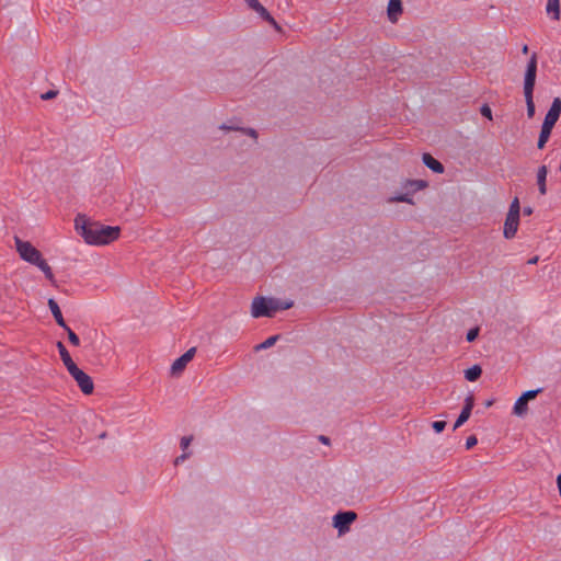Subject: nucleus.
Segmentation results:
<instances>
[{
    "instance_id": "obj_25",
    "label": "nucleus",
    "mask_w": 561,
    "mask_h": 561,
    "mask_svg": "<svg viewBox=\"0 0 561 561\" xmlns=\"http://www.w3.org/2000/svg\"><path fill=\"white\" fill-rule=\"evenodd\" d=\"M507 214L519 216V214H520V205H519V199L517 197H515L512 201Z\"/></svg>"
},
{
    "instance_id": "obj_41",
    "label": "nucleus",
    "mask_w": 561,
    "mask_h": 561,
    "mask_svg": "<svg viewBox=\"0 0 561 561\" xmlns=\"http://www.w3.org/2000/svg\"><path fill=\"white\" fill-rule=\"evenodd\" d=\"M524 214L527 215V216L531 215L533 214L531 207H525L524 208Z\"/></svg>"
},
{
    "instance_id": "obj_1",
    "label": "nucleus",
    "mask_w": 561,
    "mask_h": 561,
    "mask_svg": "<svg viewBox=\"0 0 561 561\" xmlns=\"http://www.w3.org/2000/svg\"><path fill=\"white\" fill-rule=\"evenodd\" d=\"M77 232L88 244L105 245L119 237V227L105 226L96 221H89L84 216H77L75 220Z\"/></svg>"
},
{
    "instance_id": "obj_35",
    "label": "nucleus",
    "mask_w": 561,
    "mask_h": 561,
    "mask_svg": "<svg viewBox=\"0 0 561 561\" xmlns=\"http://www.w3.org/2000/svg\"><path fill=\"white\" fill-rule=\"evenodd\" d=\"M478 443V439L474 435H471L466 440V448L471 449L473 446H476Z\"/></svg>"
},
{
    "instance_id": "obj_33",
    "label": "nucleus",
    "mask_w": 561,
    "mask_h": 561,
    "mask_svg": "<svg viewBox=\"0 0 561 561\" xmlns=\"http://www.w3.org/2000/svg\"><path fill=\"white\" fill-rule=\"evenodd\" d=\"M474 405V399H473V396L472 394H469L466 399H465V407L463 409H467L468 412H471L472 411V408Z\"/></svg>"
},
{
    "instance_id": "obj_30",
    "label": "nucleus",
    "mask_w": 561,
    "mask_h": 561,
    "mask_svg": "<svg viewBox=\"0 0 561 561\" xmlns=\"http://www.w3.org/2000/svg\"><path fill=\"white\" fill-rule=\"evenodd\" d=\"M293 305H294L293 301H280L279 299H276L277 311L287 310V309L291 308Z\"/></svg>"
},
{
    "instance_id": "obj_28",
    "label": "nucleus",
    "mask_w": 561,
    "mask_h": 561,
    "mask_svg": "<svg viewBox=\"0 0 561 561\" xmlns=\"http://www.w3.org/2000/svg\"><path fill=\"white\" fill-rule=\"evenodd\" d=\"M540 392H542V388L528 390V391L524 392L522 396L526 401H529V400L535 399Z\"/></svg>"
},
{
    "instance_id": "obj_32",
    "label": "nucleus",
    "mask_w": 561,
    "mask_h": 561,
    "mask_svg": "<svg viewBox=\"0 0 561 561\" xmlns=\"http://www.w3.org/2000/svg\"><path fill=\"white\" fill-rule=\"evenodd\" d=\"M478 334H479V328L470 329L468 331V333H467V336H466L467 341L468 342H473L477 339Z\"/></svg>"
},
{
    "instance_id": "obj_13",
    "label": "nucleus",
    "mask_w": 561,
    "mask_h": 561,
    "mask_svg": "<svg viewBox=\"0 0 561 561\" xmlns=\"http://www.w3.org/2000/svg\"><path fill=\"white\" fill-rule=\"evenodd\" d=\"M547 174H548V169L546 165H541L537 171V184H538V190L541 195H545L547 193V186H546Z\"/></svg>"
},
{
    "instance_id": "obj_22",
    "label": "nucleus",
    "mask_w": 561,
    "mask_h": 561,
    "mask_svg": "<svg viewBox=\"0 0 561 561\" xmlns=\"http://www.w3.org/2000/svg\"><path fill=\"white\" fill-rule=\"evenodd\" d=\"M427 186V183L423 180H411L407 181L404 187L411 188L412 191H420Z\"/></svg>"
},
{
    "instance_id": "obj_16",
    "label": "nucleus",
    "mask_w": 561,
    "mask_h": 561,
    "mask_svg": "<svg viewBox=\"0 0 561 561\" xmlns=\"http://www.w3.org/2000/svg\"><path fill=\"white\" fill-rule=\"evenodd\" d=\"M34 265H36L46 276V278L53 284V285H56V279H55V276L51 272V268L50 266L47 264V262L42 257L37 263H35Z\"/></svg>"
},
{
    "instance_id": "obj_45",
    "label": "nucleus",
    "mask_w": 561,
    "mask_h": 561,
    "mask_svg": "<svg viewBox=\"0 0 561 561\" xmlns=\"http://www.w3.org/2000/svg\"><path fill=\"white\" fill-rule=\"evenodd\" d=\"M101 438H105V433L100 435Z\"/></svg>"
},
{
    "instance_id": "obj_10",
    "label": "nucleus",
    "mask_w": 561,
    "mask_h": 561,
    "mask_svg": "<svg viewBox=\"0 0 561 561\" xmlns=\"http://www.w3.org/2000/svg\"><path fill=\"white\" fill-rule=\"evenodd\" d=\"M402 1L401 0H389L387 7V15L391 23H397L399 16L402 14Z\"/></svg>"
},
{
    "instance_id": "obj_34",
    "label": "nucleus",
    "mask_w": 561,
    "mask_h": 561,
    "mask_svg": "<svg viewBox=\"0 0 561 561\" xmlns=\"http://www.w3.org/2000/svg\"><path fill=\"white\" fill-rule=\"evenodd\" d=\"M193 437L192 436H183L180 442L181 448L185 451L190 444L192 443Z\"/></svg>"
},
{
    "instance_id": "obj_2",
    "label": "nucleus",
    "mask_w": 561,
    "mask_h": 561,
    "mask_svg": "<svg viewBox=\"0 0 561 561\" xmlns=\"http://www.w3.org/2000/svg\"><path fill=\"white\" fill-rule=\"evenodd\" d=\"M277 311L276 298L255 297L251 304V316L253 318L273 317Z\"/></svg>"
},
{
    "instance_id": "obj_8",
    "label": "nucleus",
    "mask_w": 561,
    "mask_h": 561,
    "mask_svg": "<svg viewBox=\"0 0 561 561\" xmlns=\"http://www.w3.org/2000/svg\"><path fill=\"white\" fill-rule=\"evenodd\" d=\"M560 114H561V99L554 98L548 113L545 116L542 124L553 127L556 125V123L558 122Z\"/></svg>"
},
{
    "instance_id": "obj_43",
    "label": "nucleus",
    "mask_w": 561,
    "mask_h": 561,
    "mask_svg": "<svg viewBox=\"0 0 561 561\" xmlns=\"http://www.w3.org/2000/svg\"><path fill=\"white\" fill-rule=\"evenodd\" d=\"M522 53L523 54H527L528 53V46L527 45H524L523 48H522Z\"/></svg>"
},
{
    "instance_id": "obj_3",
    "label": "nucleus",
    "mask_w": 561,
    "mask_h": 561,
    "mask_svg": "<svg viewBox=\"0 0 561 561\" xmlns=\"http://www.w3.org/2000/svg\"><path fill=\"white\" fill-rule=\"evenodd\" d=\"M15 245L16 251L24 261L34 265L42 259V253L31 242L15 238Z\"/></svg>"
},
{
    "instance_id": "obj_4",
    "label": "nucleus",
    "mask_w": 561,
    "mask_h": 561,
    "mask_svg": "<svg viewBox=\"0 0 561 561\" xmlns=\"http://www.w3.org/2000/svg\"><path fill=\"white\" fill-rule=\"evenodd\" d=\"M68 373L76 380L78 387L84 394H91L94 390V383L92 378L80 369L77 365L69 367Z\"/></svg>"
},
{
    "instance_id": "obj_44",
    "label": "nucleus",
    "mask_w": 561,
    "mask_h": 561,
    "mask_svg": "<svg viewBox=\"0 0 561 561\" xmlns=\"http://www.w3.org/2000/svg\"><path fill=\"white\" fill-rule=\"evenodd\" d=\"M537 262V257H534L529 261L530 264H535Z\"/></svg>"
},
{
    "instance_id": "obj_11",
    "label": "nucleus",
    "mask_w": 561,
    "mask_h": 561,
    "mask_svg": "<svg viewBox=\"0 0 561 561\" xmlns=\"http://www.w3.org/2000/svg\"><path fill=\"white\" fill-rule=\"evenodd\" d=\"M48 307H49L57 324L61 328H67V323L65 322V319L62 317L60 308H59L58 304L55 301V299H53V298L48 299Z\"/></svg>"
},
{
    "instance_id": "obj_18",
    "label": "nucleus",
    "mask_w": 561,
    "mask_h": 561,
    "mask_svg": "<svg viewBox=\"0 0 561 561\" xmlns=\"http://www.w3.org/2000/svg\"><path fill=\"white\" fill-rule=\"evenodd\" d=\"M552 128L553 127H550V126H547V125L542 124L541 130H540V134H539V139H538V142H537V147L539 149H542L546 146V144L549 140V137L551 135Z\"/></svg>"
},
{
    "instance_id": "obj_40",
    "label": "nucleus",
    "mask_w": 561,
    "mask_h": 561,
    "mask_svg": "<svg viewBox=\"0 0 561 561\" xmlns=\"http://www.w3.org/2000/svg\"><path fill=\"white\" fill-rule=\"evenodd\" d=\"M265 21L268 22L271 25H273L276 30H280V26L278 25V23L275 21V19L272 15H271V19H266Z\"/></svg>"
},
{
    "instance_id": "obj_39",
    "label": "nucleus",
    "mask_w": 561,
    "mask_h": 561,
    "mask_svg": "<svg viewBox=\"0 0 561 561\" xmlns=\"http://www.w3.org/2000/svg\"><path fill=\"white\" fill-rule=\"evenodd\" d=\"M247 2V4L252 9V10H255L260 2L259 0H244Z\"/></svg>"
},
{
    "instance_id": "obj_29",
    "label": "nucleus",
    "mask_w": 561,
    "mask_h": 561,
    "mask_svg": "<svg viewBox=\"0 0 561 561\" xmlns=\"http://www.w3.org/2000/svg\"><path fill=\"white\" fill-rule=\"evenodd\" d=\"M263 20L271 19L268 11L260 3L254 10Z\"/></svg>"
},
{
    "instance_id": "obj_27",
    "label": "nucleus",
    "mask_w": 561,
    "mask_h": 561,
    "mask_svg": "<svg viewBox=\"0 0 561 561\" xmlns=\"http://www.w3.org/2000/svg\"><path fill=\"white\" fill-rule=\"evenodd\" d=\"M390 202H402L408 204H413V199L409 194H400L390 198Z\"/></svg>"
},
{
    "instance_id": "obj_21",
    "label": "nucleus",
    "mask_w": 561,
    "mask_h": 561,
    "mask_svg": "<svg viewBox=\"0 0 561 561\" xmlns=\"http://www.w3.org/2000/svg\"><path fill=\"white\" fill-rule=\"evenodd\" d=\"M524 96H525L526 106H527V116H528V118H533L535 115V111H536L535 103H534V94L527 93V94H524Z\"/></svg>"
},
{
    "instance_id": "obj_20",
    "label": "nucleus",
    "mask_w": 561,
    "mask_h": 561,
    "mask_svg": "<svg viewBox=\"0 0 561 561\" xmlns=\"http://www.w3.org/2000/svg\"><path fill=\"white\" fill-rule=\"evenodd\" d=\"M481 374V367L479 365H473L472 367L465 370V378L468 381H476L480 378Z\"/></svg>"
},
{
    "instance_id": "obj_38",
    "label": "nucleus",
    "mask_w": 561,
    "mask_h": 561,
    "mask_svg": "<svg viewBox=\"0 0 561 561\" xmlns=\"http://www.w3.org/2000/svg\"><path fill=\"white\" fill-rule=\"evenodd\" d=\"M188 456H190V454L184 451L181 456L176 457L174 463L179 465V463L183 462L185 459L188 458Z\"/></svg>"
},
{
    "instance_id": "obj_23",
    "label": "nucleus",
    "mask_w": 561,
    "mask_h": 561,
    "mask_svg": "<svg viewBox=\"0 0 561 561\" xmlns=\"http://www.w3.org/2000/svg\"><path fill=\"white\" fill-rule=\"evenodd\" d=\"M278 337H279L278 335H272V336L267 337L264 342H262L255 346V351H262V350H267V348L272 347L276 343Z\"/></svg>"
},
{
    "instance_id": "obj_26",
    "label": "nucleus",
    "mask_w": 561,
    "mask_h": 561,
    "mask_svg": "<svg viewBox=\"0 0 561 561\" xmlns=\"http://www.w3.org/2000/svg\"><path fill=\"white\" fill-rule=\"evenodd\" d=\"M65 331H67L68 333V339L70 341V343L75 346H79L80 345V340L78 337V335L67 325V328H62Z\"/></svg>"
},
{
    "instance_id": "obj_14",
    "label": "nucleus",
    "mask_w": 561,
    "mask_h": 561,
    "mask_svg": "<svg viewBox=\"0 0 561 561\" xmlns=\"http://www.w3.org/2000/svg\"><path fill=\"white\" fill-rule=\"evenodd\" d=\"M57 348H58L60 358H61L64 365L66 366L67 370H69V367L76 366V363L72 360L69 352L67 351L66 346L61 342L57 343Z\"/></svg>"
},
{
    "instance_id": "obj_24",
    "label": "nucleus",
    "mask_w": 561,
    "mask_h": 561,
    "mask_svg": "<svg viewBox=\"0 0 561 561\" xmlns=\"http://www.w3.org/2000/svg\"><path fill=\"white\" fill-rule=\"evenodd\" d=\"M471 415V412H468L467 409H463L461 410L458 419L456 420L455 424H454V430H457L458 427H460L465 422L468 421V419L470 417Z\"/></svg>"
},
{
    "instance_id": "obj_19",
    "label": "nucleus",
    "mask_w": 561,
    "mask_h": 561,
    "mask_svg": "<svg viewBox=\"0 0 561 561\" xmlns=\"http://www.w3.org/2000/svg\"><path fill=\"white\" fill-rule=\"evenodd\" d=\"M219 128L222 129V130H237V131H240V133H242L244 135H248V136L252 137L253 139L257 138V133L253 128H239V127H233V126H229V125H226V124L220 125Z\"/></svg>"
},
{
    "instance_id": "obj_9",
    "label": "nucleus",
    "mask_w": 561,
    "mask_h": 561,
    "mask_svg": "<svg viewBox=\"0 0 561 561\" xmlns=\"http://www.w3.org/2000/svg\"><path fill=\"white\" fill-rule=\"evenodd\" d=\"M519 225V216L507 214L504 222L503 234L506 239L515 237Z\"/></svg>"
},
{
    "instance_id": "obj_37",
    "label": "nucleus",
    "mask_w": 561,
    "mask_h": 561,
    "mask_svg": "<svg viewBox=\"0 0 561 561\" xmlns=\"http://www.w3.org/2000/svg\"><path fill=\"white\" fill-rule=\"evenodd\" d=\"M56 95H57V91H55V90H49V91H47V92L43 93L41 98H42L43 100H51V99H54Z\"/></svg>"
},
{
    "instance_id": "obj_12",
    "label": "nucleus",
    "mask_w": 561,
    "mask_h": 561,
    "mask_svg": "<svg viewBox=\"0 0 561 561\" xmlns=\"http://www.w3.org/2000/svg\"><path fill=\"white\" fill-rule=\"evenodd\" d=\"M422 160L423 163L435 173L444 172V165L438 160L433 158L430 153H424Z\"/></svg>"
},
{
    "instance_id": "obj_5",
    "label": "nucleus",
    "mask_w": 561,
    "mask_h": 561,
    "mask_svg": "<svg viewBox=\"0 0 561 561\" xmlns=\"http://www.w3.org/2000/svg\"><path fill=\"white\" fill-rule=\"evenodd\" d=\"M537 76V54L534 53L527 64L524 77V94H534Z\"/></svg>"
},
{
    "instance_id": "obj_42",
    "label": "nucleus",
    "mask_w": 561,
    "mask_h": 561,
    "mask_svg": "<svg viewBox=\"0 0 561 561\" xmlns=\"http://www.w3.org/2000/svg\"><path fill=\"white\" fill-rule=\"evenodd\" d=\"M320 440L323 443V444H329V438L327 436H320Z\"/></svg>"
},
{
    "instance_id": "obj_31",
    "label": "nucleus",
    "mask_w": 561,
    "mask_h": 561,
    "mask_svg": "<svg viewBox=\"0 0 561 561\" xmlns=\"http://www.w3.org/2000/svg\"><path fill=\"white\" fill-rule=\"evenodd\" d=\"M432 427L436 433H440L445 430L446 422L445 421H435L432 423Z\"/></svg>"
},
{
    "instance_id": "obj_6",
    "label": "nucleus",
    "mask_w": 561,
    "mask_h": 561,
    "mask_svg": "<svg viewBox=\"0 0 561 561\" xmlns=\"http://www.w3.org/2000/svg\"><path fill=\"white\" fill-rule=\"evenodd\" d=\"M356 517L357 515L353 511L339 512L333 516V527L337 529L339 535H344L350 530V526Z\"/></svg>"
},
{
    "instance_id": "obj_17",
    "label": "nucleus",
    "mask_w": 561,
    "mask_h": 561,
    "mask_svg": "<svg viewBox=\"0 0 561 561\" xmlns=\"http://www.w3.org/2000/svg\"><path fill=\"white\" fill-rule=\"evenodd\" d=\"M546 11L548 14L552 15L554 21L560 19V1L559 0H548Z\"/></svg>"
},
{
    "instance_id": "obj_36",
    "label": "nucleus",
    "mask_w": 561,
    "mask_h": 561,
    "mask_svg": "<svg viewBox=\"0 0 561 561\" xmlns=\"http://www.w3.org/2000/svg\"><path fill=\"white\" fill-rule=\"evenodd\" d=\"M481 114H482L484 117H486V118H489V119H492V111H491V108H490L488 105H483V106L481 107Z\"/></svg>"
},
{
    "instance_id": "obj_15",
    "label": "nucleus",
    "mask_w": 561,
    "mask_h": 561,
    "mask_svg": "<svg viewBox=\"0 0 561 561\" xmlns=\"http://www.w3.org/2000/svg\"><path fill=\"white\" fill-rule=\"evenodd\" d=\"M528 401H526L523 396H520L514 403V407H513V414H515L516 416H524L527 414L528 412Z\"/></svg>"
},
{
    "instance_id": "obj_7",
    "label": "nucleus",
    "mask_w": 561,
    "mask_h": 561,
    "mask_svg": "<svg viewBox=\"0 0 561 561\" xmlns=\"http://www.w3.org/2000/svg\"><path fill=\"white\" fill-rule=\"evenodd\" d=\"M195 353H196V348L191 347L182 356H180L178 359H175L170 368L171 375L178 376V375L182 374V371L185 369L186 365L193 359Z\"/></svg>"
}]
</instances>
